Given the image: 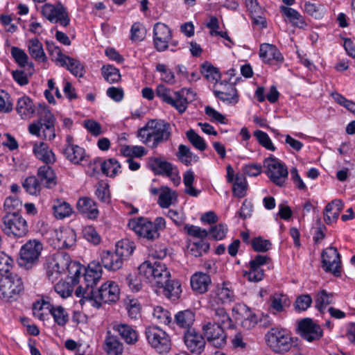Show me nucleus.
<instances>
[{
  "label": "nucleus",
  "instance_id": "nucleus-48",
  "mask_svg": "<svg viewBox=\"0 0 355 355\" xmlns=\"http://www.w3.org/2000/svg\"><path fill=\"white\" fill-rule=\"evenodd\" d=\"M23 187L30 195L37 196L40 193L42 185L35 176H30L25 179Z\"/></svg>",
  "mask_w": 355,
  "mask_h": 355
},
{
  "label": "nucleus",
  "instance_id": "nucleus-2",
  "mask_svg": "<svg viewBox=\"0 0 355 355\" xmlns=\"http://www.w3.org/2000/svg\"><path fill=\"white\" fill-rule=\"evenodd\" d=\"M171 135V126L163 120H150L138 130L137 136L141 141L151 148L168 141Z\"/></svg>",
  "mask_w": 355,
  "mask_h": 355
},
{
  "label": "nucleus",
  "instance_id": "nucleus-55",
  "mask_svg": "<svg viewBox=\"0 0 355 355\" xmlns=\"http://www.w3.org/2000/svg\"><path fill=\"white\" fill-rule=\"evenodd\" d=\"M153 318L157 322L168 325L172 322V318L169 311L162 306H157L153 311Z\"/></svg>",
  "mask_w": 355,
  "mask_h": 355
},
{
  "label": "nucleus",
  "instance_id": "nucleus-23",
  "mask_svg": "<svg viewBox=\"0 0 355 355\" xmlns=\"http://www.w3.org/2000/svg\"><path fill=\"white\" fill-rule=\"evenodd\" d=\"M83 275L85 286L90 289L97 284L101 278L102 268L99 262L94 261L91 262L87 269H84Z\"/></svg>",
  "mask_w": 355,
  "mask_h": 355
},
{
  "label": "nucleus",
  "instance_id": "nucleus-39",
  "mask_svg": "<svg viewBox=\"0 0 355 355\" xmlns=\"http://www.w3.org/2000/svg\"><path fill=\"white\" fill-rule=\"evenodd\" d=\"M47 309L53 316L54 322L60 327H64L69 322V314L62 306L48 304Z\"/></svg>",
  "mask_w": 355,
  "mask_h": 355
},
{
  "label": "nucleus",
  "instance_id": "nucleus-30",
  "mask_svg": "<svg viewBox=\"0 0 355 355\" xmlns=\"http://www.w3.org/2000/svg\"><path fill=\"white\" fill-rule=\"evenodd\" d=\"M33 151L36 157L46 164H53L55 162V154L49 145L44 142L35 144Z\"/></svg>",
  "mask_w": 355,
  "mask_h": 355
},
{
  "label": "nucleus",
  "instance_id": "nucleus-19",
  "mask_svg": "<svg viewBox=\"0 0 355 355\" xmlns=\"http://www.w3.org/2000/svg\"><path fill=\"white\" fill-rule=\"evenodd\" d=\"M270 259L267 256L257 255L250 261L248 271H244L243 276L250 282H257L261 281L264 275L261 266L266 264Z\"/></svg>",
  "mask_w": 355,
  "mask_h": 355
},
{
  "label": "nucleus",
  "instance_id": "nucleus-64",
  "mask_svg": "<svg viewBox=\"0 0 355 355\" xmlns=\"http://www.w3.org/2000/svg\"><path fill=\"white\" fill-rule=\"evenodd\" d=\"M22 206L21 202L19 198L15 196L8 197L3 205L4 210L6 214L13 213L14 211H18Z\"/></svg>",
  "mask_w": 355,
  "mask_h": 355
},
{
  "label": "nucleus",
  "instance_id": "nucleus-52",
  "mask_svg": "<svg viewBox=\"0 0 355 355\" xmlns=\"http://www.w3.org/2000/svg\"><path fill=\"white\" fill-rule=\"evenodd\" d=\"M176 156L183 164L187 166L191 164L193 159L195 161L198 159V157L193 154V153L190 150V148L183 144H180L178 147V151L176 153Z\"/></svg>",
  "mask_w": 355,
  "mask_h": 355
},
{
  "label": "nucleus",
  "instance_id": "nucleus-13",
  "mask_svg": "<svg viewBox=\"0 0 355 355\" xmlns=\"http://www.w3.org/2000/svg\"><path fill=\"white\" fill-rule=\"evenodd\" d=\"M225 327L216 323L207 322L202 326V331L207 341L217 348L223 347L226 344L227 336L225 334Z\"/></svg>",
  "mask_w": 355,
  "mask_h": 355
},
{
  "label": "nucleus",
  "instance_id": "nucleus-11",
  "mask_svg": "<svg viewBox=\"0 0 355 355\" xmlns=\"http://www.w3.org/2000/svg\"><path fill=\"white\" fill-rule=\"evenodd\" d=\"M322 268L326 272H330L335 277L341 276L340 255L336 248L329 247L321 254Z\"/></svg>",
  "mask_w": 355,
  "mask_h": 355
},
{
  "label": "nucleus",
  "instance_id": "nucleus-25",
  "mask_svg": "<svg viewBox=\"0 0 355 355\" xmlns=\"http://www.w3.org/2000/svg\"><path fill=\"white\" fill-rule=\"evenodd\" d=\"M220 87L214 91L216 97L229 104L237 103V91L234 84L220 83Z\"/></svg>",
  "mask_w": 355,
  "mask_h": 355
},
{
  "label": "nucleus",
  "instance_id": "nucleus-24",
  "mask_svg": "<svg viewBox=\"0 0 355 355\" xmlns=\"http://www.w3.org/2000/svg\"><path fill=\"white\" fill-rule=\"evenodd\" d=\"M209 314L212 319V323H216L227 329L234 327L232 320L225 308L221 305L209 306Z\"/></svg>",
  "mask_w": 355,
  "mask_h": 355
},
{
  "label": "nucleus",
  "instance_id": "nucleus-36",
  "mask_svg": "<svg viewBox=\"0 0 355 355\" xmlns=\"http://www.w3.org/2000/svg\"><path fill=\"white\" fill-rule=\"evenodd\" d=\"M64 155L71 163L78 164L85 157L84 148L78 145L69 144L64 149Z\"/></svg>",
  "mask_w": 355,
  "mask_h": 355
},
{
  "label": "nucleus",
  "instance_id": "nucleus-63",
  "mask_svg": "<svg viewBox=\"0 0 355 355\" xmlns=\"http://www.w3.org/2000/svg\"><path fill=\"white\" fill-rule=\"evenodd\" d=\"M139 273L134 272L129 274L125 277V283L133 292H138L141 288V279Z\"/></svg>",
  "mask_w": 355,
  "mask_h": 355
},
{
  "label": "nucleus",
  "instance_id": "nucleus-35",
  "mask_svg": "<svg viewBox=\"0 0 355 355\" xmlns=\"http://www.w3.org/2000/svg\"><path fill=\"white\" fill-rule=\"evenodd\" d=\"M148 165L155 173L170 176L173 171V165L158 157L149 158Z\"/></svg>",
  "mask_w": 355,
  "mask_h": 355
},
{
  "label": "nucleus",
  "instance_id": "nucleus-46",
  "mask_svg": "<svg viewBox=\"0 0 355 355\" xmlns=\"http://www.w3.org/2000/svg\"><path fill=\"white\" fill-rule=\"evenodd\" d=\"M57 239L60 243V247L68 248L71 247L76 241V233L73 230L65 229L56 233Z\"/></svg>",
  "mask_w": 355,
  "mask_h": 355
},
{
  "label": "nucleus",
  "instance_id": "nucleus-28",
  "mask_svg": "<svg viewBox=\"0 0 355 355\" xmlns=\"http://www.w3.org/2000/svg\"><path fill=\"white\" fill-rule=\"evenodd\" d=\"M235 311L240 316L237 319L241 320V325L243 328L250 329L257 324V316L247 306L244 304L239 305L236 308L233 309V311Z\"/></svg>",
  "mask_w": 355,
  "mask_h": 355
},
{
  "label": "nucleus",
  "instance_id": "nucleus-61",
  "mask_svg": "<svg viewBox=\"0 0 355 355\" xmlns=\"http://www.w3.org/2000/svg\"><path fill=\"white\" fill-rule=\"evenodd\" d=\"M251 245L254 251L265 252L270 249L272 243L269 240L263 239L261 236H259L252 240Z\"/></svg>",
  "mask_w": 355,
  "mask_h": 355
},
{
  "label": "nucleus",
  "instance_id": "nucleus-53",
  "mask_svg": "<svg viewBox=\"0 0 355 355\" xmlns=\"http://www.w3.org/2000/svg\"><path fill=\"white\" fill-rule=\"evenodd\" d=\"M101 71L104 78L110 84L117 83L121 80L119 70L112 65H104Z\"/></svg>",
  "mask_w": 355,
  "mask_h": 355
},
{
  "label": "nucleus",
  "instance_id": "nucleus-62",
  "mask_svg": "<svg viewBox=\"0 0 355 355\" xmlns=\"http://www.w3.org/2000/svg\"><path fill=\"white\" fill-rule=\"evenodd\" d=\"M227 230L228 229L226 225L219 223L210 228L209 231L208 232V235H209L211 238L214 240H222L225 237Z\"/></svg>",
  "mask_w": 355,
  "mask_h": 355
},
{
  "label": "nucleus",
  "instance_id": "nucleus-58",
  "mask_svg": "<svg viewBox=\"0 0 355 355\" xmlns=\"http://www.w3.org/2000/svg\"><path fill=\"white\" fill-rule=\"evenodd\" d=\"M73 284L65 281H60L55 286V291L62 298H67L71 295L73 291Z\"/></svg>",
  "mask_w": 355,
  "mask_h": 355
},
{
  "label": "nucleus",
  "instance_id": "nucleus-60",
  "mask_svg": "<svg viewBox=\"0 0 355 355\" xmlns=\"http://www.w3.org/2000/svg\"><path fill=\"white\" fill-rule=\"evenodd\" d=\"M246 182L243 175H236L233 185V193L238 198H243L245 194Z\"/></svg>",
  "mask_w": 355,
  "mask_h": 355
},
{
  "label": "nucleus",
  "instance_id": "nucleus-59",
  "mask_svg": "<svg viewBox=\"0 0 355 355\" xmlns=\"http://www.w3.org/2000/svg\"><path fill=\"white\" fill-rule=\"evenodd\" d=\"M187 137L191 144L199 150L203 151L206 149L207 145L202 137L198 135L193 130L191 129L187 132Z\"/></svg>",
  "mask_w": 355,
  "mask_h": 355
},
{
  "label": "nucleus",
  "instance_id": "nucleus-3",
  "mask_svg": "<svg viewBox=\"0 0 355 355\" xmlns=\"http://www.w3.org/2000/svg\"><path fill=\"white\" fill-rule=\"evenodd\" d=\"M43 250L42 243L37 239H30L24 244L19 251L18 264L26 270L36 266Z\"/></svg>",
  "mask_w": 355,
  "mask_h": 355
},
{
  "label": "nucleus",
  "instance_id": "nucleus-22",
  "mask_svg": "<svg viewBox=\"0 0 355 355\" xmlns=\"http://www.w3.org/2000/svg\"><path fill=\"white\" fill-rule=\"evenodd\" d=\"M55 118L47 109H44L40 114V118L37 122L31 123L28 127L31 134L39 136L40 132L44 128L55 126Z\"/></svg>",
  "mask_w": 355,
  "mask_h": 355
},
{
  "label": "nucleus",
  "instance_id": "nucleus-20",
  "mask_svg": "<svg viewBox=\"0 0 355 355\" xmlns=\"http://www.w3.org/2000/svg\"><path fill=\"white\" fill-rule=\"evenodd\" d=\"M111 327L126 344L135 345L138 341L139 334L135 327L116 321L112 322Z\"/></svg>",
  "mask_w": 355,
  "mask_h": 355
},
{
  "label": "nucleus",
  "instance_id": "nucleus-37",
  "mask_svg": "<svg viewBox=\"0 0 355 355\" xmlns=\"http://www.w3.org/2000/svg\"><path fill=\"white\" fill-rule=\"evenodd\" d=\"M175 323L180 328L192 329L191 327L195 321V313L189 309L180 311L175 315Z\"/></svg>",
  "mask_w": 355,
  "mask_h": 355
},
{
  "label": "nucleus",
  "instance_id": "nucleus-21",
  "mask_svg": "<svg viewBox=\"0 0 355 355\" xmlns=\"http://www.w3.org/2000/svg\"><path fill=\"white\" fill-rule=\"evenodd\" d=\"M227 285V283L224 282L221 286H218L216 288L214 294L211 296L209 301V306H222L223 304L230 303L234 300V291L231 288H229Z\"/></svg>",
  "mask_w": 355,
  "mask_h": 355
},
{
  "label": "nucleus",
  "instance_id": "nucleus-6",
  "mask_svg": "<svg viewBox=\"0 0 355 355\" xmlns=\"http://www.w3.org/2000/svg\"><path fill=\"white\" fill-rule=\"evenodd\" d=\"M3 222V230L9 236L20 238L28 232L27 223L18 211L6 214Z\"/></svg>",
  "mask_w": 355,
  "mask_h": 355
},
{
  "label": "nucleus",
  "instance_id": "nucleus-17",
  "mask_svg": "<svg viewBox=\"0 0 355 355\" xmlns=\"http://www.w3.org/2000/svg\"><path fill=\"white\" fill-rule=\"evenodd\" d=\"M172 39V31L166 24L157 22L153 28V43L158 51H164L168 48Z\"/></svg>",
  "mask_w": 355,
  "mask_h": 355
},
{
  "label": "nucleus",
  "instance_id": "nucleus-31",
  "mask_svg": "<svg viewBox=\"0 0 355 355\" xmlns=\"http://www.w3.org/2000/svg\"><path fill=\"white\" fill-rule=\"evenodd\" d=\"M343 202L342 200L335 199L328 203L324 210V220L327 224H331L336 221L343 209Z\"/></svg>",
  "mask_w": 355,
  "mask_h": 355
},
{
  "label": "nucleus",
  "instance_id": "nucleus-16",
  "mask_svg": "<svg viewBox=\"0 0 355 355\" xmlns=\"http://www.w3.org/2000/svg\"><path fill=\"white\" fill-rule=\"evenodd\" d=\"M69 259V255L59 254L46 263V275L49 281L53 282L67 270Z\"/></svg>",
  "mask_w": 355,
  "mask_h": 355
},
{
  "label": "nucleus",
  "instance_id": "nucleus-57",
  "mask_svg": "<svg viewBox=\"0 0 355 355\" xmlns=\"http://www.w3.org/2000/svg\"><path fill=\"white\" fill-rule=\"evenodd\" d=\"M81 266L76 262H71L70 259L68 262V267L67 270L69 272V278L71 280L72 284L76 285L79 283V278L80 277L82 270H84Z\"/></svg>",
  "mask_w": 355,
  "mask_h": 355
},
{
  "label": "nucleus",
  "instance_id": "nucleus-56",
  "mask_svg": "<svg viewBox=\"0 0 355 355\" xmlns=\"http://www.w3.org/2000/svg\"><path fill=\"white\" fill-rule=\"evenodd\" d=\"M121 154L129 158L132 157H141L146 154V149L143 146H125L121 148Z\"/></svg>",
  "mask_w": 355,
  "mask_h": 355
},
{
  "label": "nucleus",
  "instance_id": "nucleus-44",
  "mask_svg": "<svg viewBox=\"0 0 355 355\" xmlns=\"http://www.w3.org/2000/svg\"><path fill=\"white\" fill-rule=\"evenodd\" d=\"M114 252L123 261L128 258L133 252L135 246L133 243L129 240H121L116 243Z\"/></svg>",
  "mask_w": 355,
  "mask_h": 355
},
{
  "label": "nucleus",
  "instance_id": "nucleus-14",
  "mask_svg": "<svg viewBox=\"0 0 355 355\" xmlns=\"http://www.w3.org/2000/svg\"><path fill=\"white\" fill-rule=\"evenodd\" d=\"M42 13L51 22L60 23L64 27L69 25L70 19L66 8L59 3L56 6L46 3L42 6Z\"/></svg>",
  "mask_w": 355,
  "mask_h": 355
},
{
  "label": "nucleus",
  "instance_id": "nucleus-50",
  "mask_svg": "<svg viewBox=\"0 0 355 355\" xmlns=\"http://www.w3.org/2000/svg\"><path fill=\"white\" fill-rule=\"evenodd\" d=\"M290 304L291 301L286 295L275 293L271 298L270 306L277 312H282Z\"/></svg>",
  "mask_w": 355,
  "mask_h": 355
},
{
  "label": "nucleus",
  "instance_id": "nucleus-33",
  "mask_svg": "<svg viewBox=\"0 0 355 355\" xmlns=\"http://www.w3.org/2000/svg\"><path fill=\"white\" fill-rule=\"evenodd\" d=\"M78 210L89 218H96L98 215L95 202L87 197L80 198L77 202Z\"/></svg>",
  "mask_w": 355,
  "mask_h": 355
},
{
  "label": "nucleus",
  "instance_id": "nucleus-5",
  "mask_svg": "<svg viewBox=\"0 0 355 355\" xmlns=\"http://www.w3.org/2000/svg\"><path fill=\"white\" fill-rule=\"evenodd\" d=\"M120 290L118 285L112 281H107L94 293H90L91 305L97 309L103 303H114L119 299Z\"/></svg>",
  "mask_w": 355,
  "mask_h": 355
},
{
  "label": "nucleus",
  "instance_id": "nucleus-7",
  "mask_svg": "<svg viewBox=\"0 0 355 355\" xmlns=\"http://www.w3.org/2000/svg\"><path fill=\"white\" fill-rule=\"evenodd\" d=\"M24 290L21 278L16 273H10L0 279V297L8 301L15 299Z\"/></svg>",
  "mask_w": 355,
  "mask_h": 355
},
{
  "label": "nucleus",
  "instance_id": "nucleus-4",
  "mask_svg": "<svg viewBox=\"0 0 355 355\" xmlns=\"http://www.w3.org/2000/svg\"><path fill=\"white\" fill-rule=\"evenodd\" d=\"M266 336L268 345L277 353L287 352L297 345V338H292L283 329L272 328Z\"/></svg>",
  "mask_w": 355,
  "mask_h": 355
},
{
  "label": "nucleus",
  "instance_id": "nucleus-29",
  "mask_svg": "<svg viewBox=\"0 0 355 355\" xmlns=\"http://www.w3.org/2000/svg\"><path fill=\"white\" fill-rule=\"evenodd\" d=\"M123 261L114 252L110 250L103 251L101 253V265L110 271L120 269Z\"/></svg>",
  "mask_w": 355,
  "mask_h": 355
},
{
  "label": "nucleus",
  "instance_id": "nucleus-34",
  "mask_svg": "<svg viewBox=\"0 0 355 355\" xmlns=\"http://www.w3.org/2000/svg\"><path fill=\"white\" fill-rule=\"evenodd\" d=\"M105 350L110 355H120L123 351V345L108 330L105 339Z\"/></svg>",
  "mask_w": 355,
  "mask_h": 355
},
{
  "label": "nucleus",
  "instance_id": "nucleus-40",
  "mask_svg": "<svg viewBox=\"0 0 355 355\" xmlns=\"http://www.w3.org/2000/svg\"><path fill=\"white\" fill-rule=\"evenodd\" d=\"M28 50L30 55L36 61L44 62L47 60L42 44L38 39H31L28 42Z\"/></svg>",
  "mask_w": 355,
  "mask_h": 355
},
{
  "label": "nucleus",
  "instance_id": "nucleus-42",
  "mask_svg": "<svg viewBox=\"0 0 355 355\" xmlns=\"http://www.w3.org/2000/svg\"><path fill=\"white\" fill-rule=\"evenodd\" d=\"M16 110L23 119L29 118L35 112L33 103L27 96H23L18 100Z\"/></svg>",
  "mask_w": 355,
  "mask_h": 355
},
{
  "label": "nucleus",
  "instance_id": "nucleus-8",
  "mask_svg": "<svg viewBox=\"0 0 355 355\" xmlns=\"http://www.w3.org/2000/svg\"><path fill=\"white\" fill-rule=\"evenodd\" d=\"M265 173L269 179L276 185L283 187L288 178L286 166L277 158L270 156L263 162Z\"/></svg>",
  "mask_w": 355,
  "mask_h": 355
},
{
  "label": "nucleus",
  "instance_id": "nucleus-54",
  "mask_svg": "<svg viewBox=\"0 0 355 355\" xmlns=\"http://www.w3.org/2000/svg\"><path fill=\"white\" fill-rule=\"evenodd\" d=\"M188 249L191 255L199 257H201L203 253H207L209 251V243L203 240H200L189 244Z\"/></svg>",
  "mask_w": 355,
  "mask_h": 355
},
{
  "label": "nucleus",
  "instance_id": "nucleus-9",
  "mask_svg": "<svg viewBox=\"0 0 355 355\" xmlns=\"http://www.w3.org/2000/svg\"><path fill=\"white\" fill-rule=\"evenodd\" d=\"M145 335L148 343L160 354L168 352L171 346L168 334L157 326L146 328Z\"/></svg>",
  "mask_w": 355,
  "mask_h": 355
},
{
  "label": "nucleus",
  "instance_id": "nucleus-1",
  "mask_svg": "<svg viewBox=\"0 0 355 355\" xmlns=\"http://www.w3.org/2000/svg\"><path fill=\"white\" fill-rule=\"evenodd\" d=\"M138 271L151 284L163 288V293L167 298L175 301L180 297L181 285L179 282L170 279L171 273L164 263L146 261L139 266Z\"/></svg>",
  "mask_w": 355,
  "mask_h": 355
},
{
  "label": "nucleus",
  "instance_id": "nucleus-18",
  "mask_svg": "<svg viewBox=\"0 0 355 355\" xmlns=\"http://www.w3.org/2000/svg\"><path fill=\"white\" fill-rule=\"evenodd\" d=\"M300 334L308 342L319 340L322 336V330L320 325L310 318L302 320L298 324Z\"/></svg>",
  "mask_w": 355,
  "mask_h": 355
},
{
  "label": "nucleus",
  "instance_id": "nucleus-10",
  "mask_svg": "<svg viewBox=\"0 0 355 355\" xmlns=\"http://www.w3.org/2000/svg\"><path fill=\"white\" fill-rule=\"evenodd\" d=\"M156 94L163 101L174 107L180 113L185 112L188 102L181 92H175L163 85H159L156 89Z\"/></svg>",
  "mask_w": 355,
  "mask_h": 355
},
{
  "label": "nucleus",
  "instance_id": "nucleus-26",
  "mask_svg": "<svg viewBox=\"0 0 355 355\" xmlns=\"http://www.w3.org/2000/svg\"><path fill=\"white\" fill-rule=\"evenodd\" d=\"M190 282L194 291L202 294L208 291L211 279L207 273L196 272L191 277Z\"/></svg>",
  "mask_w": 355,
  "mask_h": 355
},
{
  "label": "nucleus",
  "instance_id": "nucleus-12",
  "mask_svg": "<svg viewBox=\"0 0 355 355\" xmlns=\"http://www.w3.org/2000/svg\"><path fill=\"white\" fill-rule=\"evenodd\" d=\"M128 226L139 237H143L148 241H154L160 236L159 233L153 231V222L146 218L139 217L132 219L129 221Z\"/></svg>",
  "mask_w": 355,
  "mask_h": 355
},
{
  "label": "nucleus",
  "instance_id": "nucleus-51",
  "mask_svg": "<svg viewBox=\"0 0 355 355\" xmlns=\"http://www.w3.org/2000/svg\"><path fill=\"white\" fill-rule=\"evenodd\" d=\"M333 293H328L325 290L321 291L317 294L315 300L316 309L323 313L327 306L333 303Z\"/></svg>",
  "mask_w": 355,
  "mask_h": 355
},
{
  "label": "nucleus",
  "instance_id": "nucleus-47",
  "mask_svg": "<svg viewBox=\"0 0 355 355\" xmlns=\"http://www.w3.org/2000/svg\"><path fill=\"white\" fill-rule=\"evenodd\" d=\"M101 168L103 174L114 178L118 174L121 166L116 159L110 158L101 163Z\"/></svg>",
  "mask_w": 355,
  "mask_h": 355
},
{
  "label": "nucleus",
  "instance_id": "nucleus-32",
  "mask_svg": "<svg viewBox=\"0 0 355 355\" xmlns=\"http://www.w3.org/2000/svg\"><path fill=\"white\" fill-rule=\"evenodd\" d=\"M37 179L42 186L51 189L56 185V178L53 170L49 164L42 166L37 171Z\"/></svg>",
  "mask_w": 355,
  "mask_h": 355
},
{
  "label": "nucleus",
  "instance_id": "nucleus-41",
  "mask_svg": "<svg viewBox=\"0 0 355 355\" xmlns=\"http://www.w3.org/2000/svg\"><path fill=\"white\" fill-rule=\"evenodd\" d=\"M177 198L178 195L175 191L168 187H163L160 189L157 203L162 208H168L177 200Z\"/></svg>",
  "mask_w": 355,
  "mask_h": 355
},
{
  "label": "nucleus",
  "instance_id": "nucleus-49",
  "mask_svg": "<svg viewBox=\"0 0 355 355\" xmlns=\"http://www.w3.org/2000/svg\"><path fill=\"white\" fill-rule=\"evenodd\" d=\"M201 73L204 75L207 80L214 83H216L221 77L218 69L214 67L209 62H205L202 64Z\"/></svg>",
  "mask_w": 355,
  "mask_h": 355
},
{
  "label": "nucleus",
  "instance_id": "nucleus-43",
  "mask_svg": "<svg viewBox=\"0 0 355 355\" xmlns=\"http://www.w3.org/2000/svg\"><path fill=\"white\" fill-rule=\"evenodd\" d=\"M280 11L288 18L293 25L299 28H303L306 26L303 17L296 10L290 7L282 6H280Z\"/></svg>",
  "mask_w": 355,
  "mask_h": 355
},
{
  "label": "nucleus",
  "instance_id": "nucleus-15",
  "mask_svg": "<svg viewBox=\"0 0 355 355\" xmlns=\"http://www.w3.org/2000/svg\"><path fill=\"white\" fill-rule=\"evenodd\" d=\"M183 340L186 347L192 354H200L205 349V338L201 333L195 329L186 330Z\"/></svg>",
  "mask_w": 355,
  "mask_h": 355
},
{
  "label": "nucleus",
  "instance_id": "nucleus-45",
  "mask_svg": "<svg viewBox=\"0 0 355 355\" xmlns=\"http://www.w3.org/2000/svg\"><path fill=\"white\" fill-rule=\"evenodd\" d=\"M53 214L56 218L62 219L69 216L72 213L70 205L63 200H56L53 205Z\"/></svg>",
  "mask_w": 355,
  "mask_h": 355
},
{
  "label": "nucleus",
  "instance_id": "nucleus-38",
  "mask_svg": "<svg viewBox=\"0 0 355 355\" xmlns=\"http://www.w3.org/2000/svg\"><path fill=\"white\" fill-rule=\"evenodd\" d=\"M60 63L61 66L65 67L75 76H83L85 73L84 66L79 60L65 55Z\"/></svg>",
  "mask_w": 355,
  "mask_h": 355
},
{
  "label": "nucleus",
  "instance_id": "nucleus-27",
  "mask_svg": "<svg viewBox=\"0 0 355 355\" xmlns=\"http://www.w3.org/2000/svg\"><path fill=\"white\" fill-rule=\"evenodd\" d=\"M259 56L264 62L272 64L282 62L284 58L277 47L270 44H263L260 46Z\"/></svg>",
  "mask_w": 355,
  "mask_h": 355
}]
</instances>
